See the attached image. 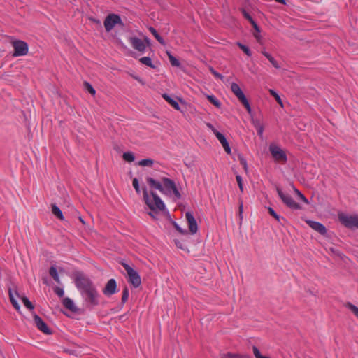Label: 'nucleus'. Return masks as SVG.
Here are the masks:
<instances>
[{"label": "nucleus", "instance_id": "obj_1", "mask_svg": "<svg viewBox=\"0 0 358 358\" xmlns=\"http://www.w3.org/2000/svg\"><path fill=\"white\" fill-rule=\"evenodd\" d=\"M147 182L151 187L160 191L163 194L172 198L174 201L181 198V194L177 189L176 183L168 178L164 177L161 181H157L152 178H148Z\"/></svg>", "mask_w": 358, "mask_h": 358}, {"label": "nucleus", "instance_id": "obj_2", "mask_svg": "<svg viewBox=\"0 0 358 358\" xmlns=\"http://www.w3.org/2000/svg\"><path fill=\"white\" fill-rule=\"evenodd\" d=\"M76 285L82 296L92 306L99 303V294L92 282L86 278L78 276L76 279Z\"/></svg>", "mask_w": 358, "mask_h": 358}, {"label": "nucleus", "instance_id": "obj_3", "mask_svg": "<svg viewBox=\"0 0 358 358\" xmlns=\"http://www.w3.org/2000/svg\"><path fill=\"white\" fill-rule=\"evenodd\" d=\"M143 197L145 203L149 208L155 212H163L166 210V206L161 198L154 192H151L149 195L147 190L143 191Z\"/></svg>", "mask_w": 358, "mask_h": 358}, {"label": "nucleus", "instance_id": "obj_4", "mask_svg": "<svg viewBox=\"0 0 358 358\" xmlns=\"http://www.w3.org/2000/svg\"><path fill=\"white\" fill-rule=\"evenodd\" d=\"M338 218L339 222L350 229H358V214H347L338 213Z\"/></svg>", "mask_w": 358, "mask_h": 358}, {"label": "nucleus", "instance_id": "obj_5", "mask_svg": "<svg viewBox=\"0 0 358 358\" xmlns=\"http://www.w3.org/2000/svg\"><path fill=\"white\" fill-rule=\"evenodd\" d=\"M231 90L232 92L235 94V96L238 99V100L245 106L248 113L249 114H251L252 108L250 107L249 101H248L247 98L245 97L244 93L243 92V91L241 89V87H239V85L236 83H232L231 85Z\"/></svg>", "mask_w": 358, "mask_h": 358}, {"label": "nucleus", "instance_id": "obj_6", "mask_svg": "<svg viewBox=\"0 0 358 358\" xmlns=\"http://www.w3.org/2000/svg\"><path fill=\"white\" fill-rule=\"evenodd\" d=\"M11 44L14 48L13 57L24 56L28 54L29 45L26 42L21 40H14L11 42Z\"/></svg>", "mask_w": 358, "mask_h": 358}, {"label": "nucleus", "instance_id": "obj_7", "mask_svg": "<svg viewBox=\"0 0 358 358\" xmlns=\"http://www.w3.org/2000/svg\"><path fill=\"white\" fill-rule=\"evenodd\" d=\"M122 266L127 273L129 282L135 288L138 287L141 284V280L138 273L126 263H122Z\"/></svg>", "mask_w": 358, "mask_h": 358}, {"label": "nucleus", "instance_id": "obj_8", "mask_svg": "<svg viewBox=\"0 0 358 358\" xmlns=\"http://www.w3.org/2000/svg\"><path fill=\"white\" fill-rule=\"evenodd\" d=\"M129 41L134 49L142 53L145 51L147 46L150 44V40L147 37L143 41L136 36H131L129 38Z\"/></svg>", "mask_w": 358, "mask_h": 358}, {"label": "nucleus", "instance_id": "obj_9", "mask_svg": "<svg viewBox=\"0 0 358 358\" xmlns=\"http://www.w3.org/2000/svg\"><path fill=\"white\" fill-rule=\"evenodd\" d=\"M269 150L275 160L281 162H286L287 160L285 152L278 145L271 143L269 145Z\"/></svg>", "mask_w": 358, "mask_h": 358}, {"label": "nucleus", "instance_id": "obj_10", "mask_svg": "<svg viewBox=\"0 0 358 358\" xmlns=\"http://www.w3.org/2000/svg\"><path fill=\"white\" fill-rule=\"evenodd\" d=\"M104 27L106 30L110 31L117 24H122L121 17L116 14L108 15L104 20Z\"/></svg>", "mask_w": 358, "mask_h": 358}, {"label": "nucleus", "instance_id": "obj_11", "mask_svg": "<svg viewBox=\"0 0 358 358\" xmlns=\"http://www.w3.org/2000/svg\"><path fill=\"white\" fill-rule=\"evenodd\" d=\"M277 192L278 196L282 199L283 203L286 204L289 208L293 210L301 209L300 205L296 201H294L290 195H289L288 194H285L279 188L277 189Z\"/></svg>", "mask_w": 358, "mask_h": 358}, {"label": "nucleus", "instance_id": "obj_12", "mask_svg": "<svg viewBox=\"0 0 358 358\" xmlns=\"http://www.w3.org/2000/svg\"><path fill=\"white\" fill-rule=\"evenodd\" d=\"M185 217L187 222V225L189 227V232L192 234H195L198 231V224L197 222L191 212H187L185 213Z\"/></svg>", "mask_w": 358, "mask_h": 358}, {"label": "nucleus", "instance_id": "obj_13", "mask_svg": "<svg viewBox=\"0 0 358 358\" xmlns=\"http://www.w3.org/2000/svg\"><path fill=\"white\" fill-rule=\"evenodd\" d=\"M117 292V283L115 279H110L106 283L103 293L106 296H111Z\"/></svg>", "mask_w": 358, "mask_h": 358}, {"label": "nucleus", "instance_id": "obj_14", "mask_svg": "<svg viewBox=\"0 0 358 358\" xmlns=\"http://www.w3.org/2000/svg\"><path fill=\"white\" fill-rule=\"evenodd\" d=\"M34 320L37 328L45 334H51V331L45 322L37 315H34Z\"/></svg>", "mask_w": 358, "mask_h": 358}, {"label": "nucleus", "instance_id": "obj_15", "mask_svg": "<svg viewBox=\"0 0 358 358\" xmlns=\"http://www.w3.org/2000/svg\"><path fill=\"white\" fill-rule=\"evenodd\" d=\"M306 222L313 230L320 234L325 235L327 234V229L322 223L313 220H307Z\"/></svg>", "mask_w": 358, "mask_h": 358}, {"label": "nucleus", "instance_id": "obj_16", "mask_svg": "<svg viewBox=\"0 0 358 358\" xmlns=\"http://www.w3.org/2000/svg\"><path fill=\"white\" fill-rule=\"evenodd\" d=\"M215 135L217 137V138L218 139V141L220 142V143L222 144L225 152L227 154H231V148H230V145H229L228 141H227L225 136L219 131L216 132Z\"/></svg>", "mask_w": 358, "mask_h": 358}, {"label": "nucleus", "instance_id": "obj_17", "mask_svg": "<svg viewBox=\"0 0 358 358\" xmlns=\"http://www.w3.org/2000/svg\"><path fill=\"white\" fill-rule=\"evenodd\" d=\"M162 97L176 110H180L178 101L167 94H164Z\"/></svg>", "mask_w": 358, "mask_h": 358}, {"label": "nucleus", "instance_id": "obj_18", "mask_svg": "<svg viewBox=\"0 0 358 358\" xmlns=\"http://www.w3.org/2000/svg\"><path fill=\"white\" fill-rule=\"evenodd\" d=\"M15 295L17 297H18L17 292L15 291V292H13L11 289H9V297H10V301H11L13 306L15 307V308L17 310H20V306L19 303H17V299L15 298Z\"/></svg>", "mask_w": 358, "mask_h": 358}, {"label": "nucleus", "instance_id": "obj_19", "mask_svg": "<svg viewBox=\"0 0 358 358\" xmlns=\"http://www.w3.org/2000/svg\"><path fill=\"white\" fill-rule=\"evenodd\" d=\"M262 54L268 59V61L272 64V65L275 68H276V69L280 68V66L278 64V62L275 59V58L270 53H268L266 50H262Z\"/></svg>", "mask_w": 358, "mask_h": 358}, {"label": "nucleus", "instance_id": "obj_20", "mask_svg": "<svg viewBox=\"0 0 358 358\" xmlns=\"http://www.w3.org/2000/svg\"><path fill=\"white\" fill-rule=\"evenodd\" d=\"M63 305L69 310L71 311H76L77 308L76 306L74 304V302L73 300H71L70 298H64L63 299Z\"/></svg>", "mask_w": 358, "mask_h": 358}, {"label": "nucleus", "instance_id": "obj_21", "mask_svg": "<svg viewBox=\"0 0 358 358\" xmlns=\"http://www.w3.org/2000/svg\"><path fill=\"white\" fill-rule=\"evenodd\" d=\"M166 54L168 55L169 59L170 61L171 64L173 66L176 67H180V62L179 60L176 58L169 51H166Z\"/></svg>", "mask_w": 358, "mask_h": 358}, {"label": "nucleus", "instance_id": "obj_22", "mask_svg": "<svg viewBox=\"0 0 358 358\" xmlns=\"http://www.w3.org/2000/svg\"><path fill=\"white\" fill-rule=\"evenodd\" d=\"M139 61L141 62V64L147 66H149L152 69H155V66L153 64L152 62V59L150 57H141Z\"/></svg>", "mask_w": 358, "mask_h": 358}, {"label": "nucleus", "instance_id": "obj_23", "mask_svg": "<svg viewBox=\"0 0 358 358\" xmlns=\"http://www.w3.org/2000/svg\"><path fill=\"white\" fill-rule=\"evenodd\" d=\"M52 213L57 216L59 220H63L64 219L62 212L60 208L56 206L55 204L52 206Z\"/></svg>", "mask_w": 358, "mask_h": 358}, {"label": "nucleus", "instance_id": "obj_24", "mask_svg": "<svg viewBox=\"0 0 358 358\" xmlns=\"http://www.w3.org/2000/svg\"><path fill=\"white\" fill-rule=\"evenodd\" d=\"M50 275L53 278V279L57 282L60 283V279L59 277L58 271L57 268L54 266H51L50 268Z\"/></svg>", "mask_w": 358, "mask_h": 358}, {"label": "nucleus", "instance_id": "obj_25", "mask_svg": "<svg viewBox=\"0 0 358 358\" xmlns=\"http://www.w3.org/2000/svg\"><path fill=\"white\" fill-rule=\"evenodd\" d=\"M206 96L208 99V100L215 106H216L218 108L221 107V103L214 95L206 94Z\"/></svg>", "mask_w": 358, "mask_h": 358}, {"label": "nucleus", "instance_id": "obj_26", "mask_svg": "<svg viewBox=\"0 0 358 358\" xmlns=\"http://www.w3.org/2000/svg\"><path fill=\"white\" fill-rule=\"evenodd\" d=\"M154 164V161L152 159H143L138 162V165L141 166H148L151 167Z\"/></svg>", "mask_w": 358, "mask_h": 358}, {"label": "nucleus", "instance_id": "obj_27", "mask_svg": "<svg viewBox=\"0 0 358 358\" xmlns=\"http://www.w3.org/2000/svg\"><path fill=\"white\" fill-rule=\"evenodd\" d=\"M345 306L348 309H349L355 315V316L357 317L358 319V307H357L356 306H355L354 304H352L350 302L346 303Z\"/></svg>", "mask_w": 358, "mask_h": 358}, {"label": "nucleus", "instance_id": "obj_28", "mask_svg": "<svg viewBox=\"0 0 358 358\" xmlns=\"http://www.w3.org/2000/svg\"><path fill=\"white\" fill-rule=\"evenodd\" d=\"M150 31L152 34L155 38L162 45H165L164 40L158 34L156 29L152 27L149 28Z\"/></svg>", "mask_w": 358, "mask_h": 358}, {"label": "nucleus", "instance_id": "obj_29", "mask_svg": "<svg viewBox=\"0 0 358 358\" xmlns=\"http://www.w3.org/2000/svg\"><path fill=\"white\" fill-rule=\"evenodd\" d=\"M123 159L128 162H132L135 159V156L133 152H124L122 155Z\"/></svg>", "mask_w": 358, "mask_h": 358}, {"label": "nucleus", "instance_id": "obj_30", "mask_svg": "<svg viewBox=\"0 0 358 358\" xmlns=\"http://www.w3.org/2000/svg\"><path fill=\"white\" fill-rule=\"evenodd\" d=\"M21 300L23 303V304L29 310H33L34 308V306H33V304L31 303V302L29 300L28 298H27L26 296H22L21 298Z\"/></svg>", "mask_w": 358, "mask_h": 358}, {"label": "nucleus", "instance_id": "obj_31", "mask_svg": "<svg viewBox=\"0 0 358 358\" xmlns=\"http://www.w3.org/2000/svg\"><path fill=\"white\" fill-rule=\"evenodd\" d=\"M84 87L92 96H94L96 95V90L90 83L84 82Z\"/></svg>", "mask_w": 358, "mask_h": 358}, {"label": "nucleus", "instance_id": "obj_32", "mask_svg": "<svg viewBox=\"0 0 358 358\" xmlns=\"http://www.w3.org/2000/svg\"><path fill=\"white\" fill-rule=\"evenodd\" d=\"M269 92L275 99V100L280 105V106L283 107V103L279 94L273 89H270Z\"/></svg>", "mask_w": 358, "mask_h": 358}, {"label": "nucleus", "instance_id": "obj_33", "mask_svg": "<svg viewBox=\"0 0 358 358\" xmlns=\"http://www.w3.org/2000/svg\"><path fill=\"white\" fill-rule=\"evenodd\" d=\"M254 126L257 131L258 135L262 136L264 129V125L260 122H256L254 123Z\"/></svg>", "mask_w": 358, "mask_h": 358}, {"label": "nucleus", "instance_id": "obj_34", "mask_svg": "<svg viewBox=\"0 0 358 358\" xmlns=\"http://www.w3.org/2000/svg\"><path fill=\"white\" fill-rule=\"evenodd\" d=\"M237 45H238V47H239V48H241V49L244 52V53H245V54H246L248 57H250V56L252 55L251 50H250V48H249L248 46H246V45H243V44H242V43H239V42H238V43H237Z\"/></svg>", "mask_w": 358, "mask_h": 358}, {"label": "nucleus", "instance_id": "obj_35", "mask_svg": "<svg viewBox=\"0 0 358 358\" xmlns=\"http://www.w3.org/2000/svg\"><path fill=\"white\" fill-rule=\"evenodd\" d=\"M253 353L255 358H269L267 356H264L260 353V351L256 346H253L252 348Z\"/></svg>", "mask_w": 358, "mask_h": 358}, {"label": "nucleus", "instance_id": "obj_36", "mask_svg": "<svg viewBox=\"0 0 358 358\" xmlns=\"http://www.w3.org/2000/svg\"><path fill=\"white\" fill-rule=\"evenodd\" d=\"M294 192H296V194H297L298 197L302 201H303L306 204H308L309 203V201L304 196V195L301 192H299L298 189H295L294 188Z\"/></svg>", "mask_w": 358, "mask_h": 358}, {"label": "nucleus", "instance_id": "obj_37", "mask_svg": "<svg viewBox=\"0 0 358 358\" xmlns=\"http://www.w3.org/2000/svg\"><path fill=\"white\" fill-rule=\"evenodd\" d=\"M129 296V290L127 288H125L123 290L122 296V301L123 303H124L128 300Z\"/></svg>", "mask_w": 358, "mask_h": 358}, {"label": "nucleus", "instance_id": "obj_38", "mask_svg": "<svg viewBox=\"0 0 358 358\" xmlns=\"http://www.w3.org/2000/svg\"><path fill=\"white\" fill-rule=\"evenodd\" d=\"M209 70L215 78H219L222 80L224 79V76L220 73L217 72L213 67H210Z\"/></svg>", "mask_w": 358, "mask_h": 358}, {"label": "nucleus", "instance_id": "obj_39", "mask_svg": "<svg viewBox=\"0 0 358 358\" xmlns=\"http://www.w3.org/2000/svg\"><path fill=\"white\" fill-rule=\"evenodd\" d=\"M268 212L278 222H280V216L278 215L272 208H268Z\"/></svg>", "mask_w": 358, "mask_h": 358}, {"label": "nucleus", "instance_id": "obj_40", "mask_svg": "<svg viewBox=\"0 0 358 358\" xmlns=\"http://www.w3.org/2000/svg\"><path fill=\"white\" fill-rule=\"evenodd\" d=\"M132 184H133V187H134V189L136 191V192L138 194H139L141 191H140V186H139V182H138V179L137 178H134Z\"/></svg>", "mask_w": 358, "mask_h": 358}, {"label": "nucleus", "instance_id": "obj_41", "mask_svg": "<svg viewBox=\"0 0 358 358\" xmlns=\"http://www.w3.org/2000/svg\"><path fill=\"white\" fill-rule=\"evenodd\" d=\"M55 293L59 296V297H62L64 295V291L63 288L59 287H56L54 289Z\"/></svg>", "mask_w": 358, "mask_h": 358}, {"label": "nucleus", "instance_id": "obj_42", "mask_svg": "<svg viewBox=\"0 0 358 358\" xmlns=\"http://www.w3.org/2000/svg\"><path fill=\"white\" fill-rule=\"evenodd\" d=\"M240 163L243 166L244 170L247 172L248 171V164L245 159L243 157H240Z\"/></svg>", "mask_w": 358, "mask_h": 358}, {"label": "nucleus", "instance_id": "obj_43", "mask_svg": "<svg viewBox=\"0 0 358 358\" xmlns=\"http://www.w3.org/2000/svg\"><path fill=\"white\" fill-rule=\"evenodd\" d=\"M173 225L175 227V228L182 234H186L187 233V231L181 228L176 222H173Z\"/></svg>", "mask_w": 358, "mask_h": 358}, {"label": "nucleus", "instance_id": "obj_44", "mask_svg": "<svg viewBox=\"0 0 358 358\" xmlns=\"http://www.w3.org/2000/svg\"><path fill=\"white\" fill-rule=\"evenodd\" d=\"M250 23L252 24V27L255 29V31L258 33H260V29L257 26V23L253 20V19H250Z\"/></svg>", "mask_w": 358, "mask_h": 358}, {"label": "nucleus", "instance_id": "obj_45", "mask_svg": "<svg viewBox=\"0 0 358 358\" xmlns=\"http://www.w3.org/2000/svg\"><path fill=\"white\" fill-rule=\"evenodd\" d=\"M250 23L252 24V27L255 29V31L258 33H260V29L257 26V23L253 20V19H250Z\"/></svg>", "mask_w": 358, "mask_h": 358}, {"label": "nucleus", "instance_id": "obj_46", "mask_svg": "<svg viewBox=\"0 0 358 358\" xmlns=\"http://www.w3.org/2000/svg\"><path fill=\"white\" fill-rule=\"evenodd\" d=\"M206 126L213 131L214 134H215V133L218 131L210 123H206Z\"/></svg>", "mask_w": 358, "mask_h": 358}, {"label": "nucleus", "instance_id": "obj_47", "mask_svg": "<svg viewBox=\"0 0 358 358\" xmlns=\"http://www.w3.org/2000/svg\"><path fill=\"white\" fill-rule=\"evenodd\" d=\"M175 243H176V245L178 248L183 249V250L185 249V245H184V244L181 241H176Z\"/></svg>", "mask_w": 358, "mask_h": 358}, {"label": "nucleus", "instance_id": "obj_48", "mask_svg": "<svg viewBox=\"0 0 358 358\" xmlns=\"http://www.w3.org/2000/svg\"><path fill=\"white\" fill-rule=\"evenodd\" d=\"M238 211H239L240 218L242 219L243 218L242 214H243V205L242 202L239 205Z\"/></svg>", "mask_w": 358, "mask_h": 358}, {"label": "nucleus", "instance_id": "obj_49", "mask_svg": "<svg viewBox=\"0 0 358 358\" xmlns=\"http://www.w3.org/2000/svg\"><path fill=\"white\" fill-rule=\"evenodd\" d=\"M236 179L238 185H241L243 184V180H242V178H241V176L240 175H236Z\"/></svg>", "mask_w": 358, "mask_h": 358}, {"label": "nucleus", "instance_id": "obj_50", "mask_svg": "<svg viewBox=\"0 0 358 358\" xmlns=\"http://www.w3.org/2000/svg\"><path fill=\"white\" fill-rule=\"evenodd\" d=\"M243 15H244L246 19H248L250 22V19H252V18L251 17V16H250L248 13H247L246 12H245V11L243 12Z\"/></svg>", "mask_w": 358, "mask_h": 358}, {"label": "nucleus", "instance_id": "obj_51", "mask_svg": "<svg viewBox=\"0 0 358 358\" xmlns=\"http://www.w3.org/2000/svg\"><path fill=\"white\" fill-rule=\"evenodd\" d=\"M254 36H255V38H256L257 40H258V41H259V40H260V38H261L260 33H258V32H257V31H256V33H255V34H254Z\"/></svg>", "mask_w": 358, "mask_h": 358}, {"label": "nucleus", "instance_id": "obj_52", "mask_svg": "<svg viewBox=\"0 0 358 358\" xmlns=\"http://www.w3.org/2000/svg\"><path fill=\"white\" fill-rule=\"evenodd\" d=\"M277 2H279L280 3H282V4H285L286 2H285V0H275Z\"/></svg>", "mask_w": 358, "mask_h": 358}, {"label": "nucleus", "instance_id": "obj_53", "mask_svg": "<svg viewBox=\"0 0 358 358\" xmlns=\"http://www.w3.org/2000/svg\"><path fill=\"white\" fill-rule=\"evenodd\" d=\"M133 77H134V78L135 80H138V82H141V81H142V80H141V79L139 77H138V76H133Z\"/></svg>", "mask_w": 358, "mask_h": 358}, {"label": "nucleus", "instance_id": "obj_54", "mask_svg": "<svg viewBox=\"0 0 358 358\" xmlns=\"http://www.w3.org/2000/svg\"><path fill=\"white\" fill-rule=\"evenodd\" d=\"M238 187H239L241 192H243V184L241 185H238Z\"/></svg>", "mask_w": 358, "mask_h": 358}, {"label": "nucleus", "instance_id": "obj_55", "mask_svg": "<svg viewBox=\"0 0 358 358\" xmlns=\"http://www.w3.org/2000/svg\"><path fill=\"white\" fill-rule=\"evenodd\" d=\"M120 44H121L122 48H127L126 45L123 43L121 42Z\"/></svg>", "mask_w": 358, "mask_h": 358}, {"label": "nucleus", "instance_id": "obj_56", "mask_svg": "<svg viewBox=\"0 0 358 358\" xmlns=\"http://www.w3.org/2000/svg\"><path fill=\"white\" fill-rule=\"evenodd\" d=\"M1 55H2V51H1V50L0 49V57H1Z\"/></svg>", "mask_w": 358, "mask_h": 358}, {"label": "nucleus", "instance_id": "obj_57", "mask_svg": "<svg viewBox=\"0 0 358 358\" xmlns=\"http://www.w3.org/2000/svg\"><path fill=\"white\" fill-rule=\"evenodd\" d=\"M80 220L83 223H84V220H83L81 217H80Z\"/></svg>", "mask_w": 358, "mask_h": 358}, {"label": "nucleus", "instance_id": "obj_58", "mask_svg": "<svg viewBox=\"0 0 358 358\" xmlns=\"http://www.w3.org/2000/svg\"><path fill=\"white\" fill-rule=\"evenodd\" d=\"M149 214H150L152 217H154V215H153V214H152V212H150Z\"/></svg>", "mask_w": 358, "mask_h": 358}]
</instances>
